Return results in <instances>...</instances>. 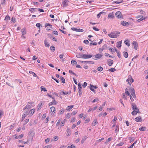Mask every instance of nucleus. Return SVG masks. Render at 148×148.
<instances>
[{"label": "nucleus", "instance_id": "5fc2aeb1", "mask_svg": "<svg viewBox=\"0 0 148 148\" xmlns=\"http://www.w3.org/2000/svg\"><path fill=\"white\" fill-rule=\"evenodd\" d=\"M78 93H79V96H80L81 95H82V90L81 89H79Z\"/></svg>", "mask_w": 148, "mask_h": 148}, {"label": "nucleus", "instance_id": "c03bdc74", "mask_svg": "<svg viewBox=\"0 0 148 148\" xmlns=\"http://www.w3.org/2000/svg\"><path fill=\"white\" fill-rule=\"evenodd\" d=\"M15 18L14 17H12L11 19V22L13 23H15L16 22Z\"/></svg>", "mask_w": 148, "mask_h": 148}, {"label": "nucleus", "instance_id": "39448f33", "mask_svg": "<svg viewBox=\"0 0 148 148\" xmlns=\"http://www.w3.org/2000/svg\"><path fill=\"white\" fill-rule=\"evenodd\" d=\"M28 110H27V111H25L22 116V119L21 120V121L22 122L23 121L24 119L25 118V117L28 115Z\"/></svg>", "mask_w": 148, "mask_h": 148}, {"label": "nucleus", "instance_id": "680f3d73", "mask_svg": "<svg viewBox=\"0 0 148 148\" xmlns=\"http://www.w3.org/2000/svg\"><path fill=\"white\" fill-rule=\"evenodd\" d=\"M6 0H1V3L2 5H5V4Z\"/></svg>", "mask_w": 148, "mask_h": 148}, {"label": "nucleus", "instance_id": "aec40b11", "mask_svg": "<svg viewBox=\"0 0 148 148\" xmlns=\"http://www.w3.org/2000/svg\"><path fill=\"white\" fill-rule=\"evenodd\" d=\"M129 90L131 92V95L132 94H134L135 93V91L134 88H130L129 89Z\"/></svg>", "mask_w": 148, "mask_h": 148}, {"label": "nucleus", "instance_id": "7ed1b4c3", "mask_svg": "<svg viewBox=\"0 0 148 148\" xmlns=\"http://www.w3.org/2000/svg\"><path fill=\"white\" fill-rule=\"evenodd\" d=\"M34 131L32 130H31L28 133V135L29 137L31 138L32 141L33 137L34 136Z\"/></svg>", "mask_w": 148, "mask_h": 148}, {"label": "nucleus", "instance_id": "052dcab7", "mask_svg": "<svg viewBox=\"0 0 148 148\" xmlns=\"http://www.w3.org/2000/svg\"><path fill=\"white\" fill-rule=\"evenodd\" d=\"M78 86L79 89H81L82 88V87L81 86V84L80 83L78 84Z\"/></svg>", "mask_w": 148, "mask_h": 148}, {"label": "nucleus", "instance_id": "603ef678", "mask_svg": "<svg viewBox=\"0 0 148 148\" xmlns=\"http://www.w3.org/2000/svg\"><path fill=\"white\" fill-rule=\"evenodd\" d=\"M76 57L78 58H82V54L77 55H76Z\"/></svg>", "mask_w": 148, "mask_h": 148}, {"label": "nucleus", "instance_id": "ea45409f", "mask_svg": "<svg viewBox=\"0 0 148 148\" xmlns=\"http://www.w3.org/2000/svg\"><path fill=\"white\" fill-rule=\"evenodd\" d=\"M60 78L61 79V80L62 81V82L63 83H64L65 81L64 78L62 76H61Z\"/></svg>", "mask_w": 148, "mask_h": 148}, {"label": "nucleus", "instance_id": "412c9836", "mask_svg": "<svg viewBox=\"0 0 148 148\" xmlns=\"http://www.w3.org/2000/svg\"><path fill=\"white\" fill-rule=\"evenodd\" d=\"M132 108V110H134V109L137 107L136 104L134 103H131Z\"/></svg>", "mask_w": 148, "mask_h": 148}, {"label": "nucleus", "instance_id": "4468645a", "mask_svg": "<svg viewBox=\"0 0 148 148\" xmlns=\"http://www.w3.org/2000/svg\"><path fill=\"white\" fill-rule=\"evenodd\" d=\"M48 36L49 37V38L52 40H53L55 41H57V39L56 38L54 37L51 34H49Z\"/></svg>", "mask_w": 148, "mask_h": 148}, {"label": "nucleus", "instance_id": "3c124183", "mask_svg": "<svg viewBox=\"0 0 148 148\" xmlns=\"http://www.w3.org/2000/svg\"><path fill=\"white\" fill-rule=\"evenodd\" d=\"M109 50L112 53H114V50H113L112 49L109 47V48H108Z\"/></svg>", "mask_w": 148, "mask_h": 148}, {"label": "nucleus", "instance_id": "69168bd1", "mask_svg": "<svg viewBox=\"0 0 148 148\" xmlns=\"http://www.w3.org/2000/svg\"><path fill=\"white\" fill-rule=\"evenodd\" d=\"M40 23H37L36 24V26L39 28V29H40Z\"/></svg>", "mask_w": 148, "mask_h": 148}, {"label": "nucleus", "instance_id": "f3484780", "mask_svg": "<svg viewBox=\"0 0 148 148\" xmlns=\"http://www.w3.org/2000/svg\"><path fill=\"white\" fill-rule=\"evenodd\" d=\"M121 41H120L117 42L116 47L117 48H120L121 47Z\"/></svg>", "mask_w": 148, "mask_h": 148}, {"label": "nucleus", "instance_id": "4c0bfd02", "mask_svg": "<svg viewBox=\"0 0 148 148\" xmlns=\"http://www.w3.org/2000/svg\"><path fill=\"white\" fill-rule=\"evenodd\" d=\"M50 49L52 51H54L55 50V47L53 46H51L50 47Z\"/></svg>", "mask_w": 148, "mask_h": 148}, {"label": "nucleus", "instance_id": "9b49d317", "mask_svg": "<svg viewBox=\"0 0 148 148\" xmlns=\"http://www.w3.org/2000/svg\"><path fill=\"white\" fill-rule=\"evenodd\" d=\"M58 102L57 101H56L55 100L52 101L51 102H50L49 104V106H52V105H56L57 103Z\"/></svg>", "mask_w": 148, "mask_h": 148}, {"label": "nucleus", "instance_id": "a211bd4d", "mask_svg": "<svg viewBox=\"0 0 148 148\" xmlns=\"http://www.w3.org/2000/svg\"><path fill=\"white\" fill-rule=\"evenodd\" d=\"M35 111V109H33L30 110L29 112L28 111V114L32 115L34 112Z\"/></svg>", "mask_w": 148, "mask_h": 148}, {"label": "nucleus", "instance_id": "dca6fc26", "mask_svg": "<svg viewBox=\"0 0 148 148\" xmlns=\"http://www.w3.org/2000/svg\"><path fill=\"white\" fill-rule=\"evenodd\" d=\"M108 18H114V14L112 13H110L108 14Z\"/></svg>", "mask_w": 148, "mask_h": 148}, {"label": "nucleus", "instance_id": "473e14b6", "mask_svg": "<svg viewBox=\"0 0 148 148\" xmlns=\"http://www.w3.org/2000/svg\"><path fill=\"white\" fill-rule=\"evenodd\" d=\"M68 93H69L68 92H64L63 91H61L60 92V94L61 95H67L68 94Z\"/></svg>", "mask_w": 148, "mask_h": 148}, {"label": "nucleus", "instance_id": "393cba45", "mask_svg": "<svg viewBox=\"0 0 148 148\" xmlns=\"http://www.w3.org/2000/svg\"><path fill=\"white\" fill-rule=\"evenodd\" d=\"M141 17L140 18V19H138V22H140V21H143V20L145 19V17H144L143 16H140V17H138V18H139V17Z\"/></svg>", "mask_w": 148, "mask_h": 148}, {"label": "nucleus", "instance_id": "b1692460", "mask_svg": "<svg viewBox=\"0 0 148 148\" xmlns=\"http://www.w3.org/2000/svg\"><path fill=\"white\" fill-rule=\"evenodd\" d=\"M124 43L127 46L129 47L130 46V44L129 43V41L128 40H125L124 41Z\"/></svg>", "mask_w": 148, "mask_h": 148}, {"label": "nucleus", "instance_id": "58836bf2", "mask_svg": "<svg viewBox=\"0 0 148 148\" xmlns=\"http://www.w3.org/2000/svg\"><path fill=\"white\" fill-rule=\"evenodd\" d=\"M97 70L98 71L101 72L102 71L103 68L101 66H99L97 68Z\"/></svg>", "mask_w": 148, "mask_h": 148}, {"label": "nucleus", "instance_id": "c756f323", "mask_svg": "<svg viewBox=\"0 0 148 148\" xmlns=\"http://www.w3.org/2000/svg\"><path fill=\"white\" fill-rule=\"evenodd\" d=\"M42 103H40L38 104V106H37V108H38L37 110H40V109L42 107Z\"/></svg>", "mask_w": 148, "mask_h": 148}, {"label": "nucleus", "instance_id": "a878e982", "mask_svg": "<svg viewBox=\"0 0 148 148\" xmlns=\"http://www.w3.org/2000/svg\"><path fill=\"white\" fill-rule=\"evenodd\" d=\"M128 53L125 51L123 52V56L125 58H127L128 57Z\"/></svg>", "mask_w": 148, "mask_h": 148}, {"label": "nucleus", "instance_id": "13d9d810", "mask_svg": "<svg viewBox=\"0 0 148 148\" xmlns=\"http://www.w3.org/2000/svg\"><path fill=\"white\" fill-rule=\"evenodd\" d=\"M71 114L68 113L66 116V117L67 118H69L71 117Z\"/></svg>", "mask_w": 148, "mask_h": 148}, {"label": "nucleus", "instance_id": "f03ea898", "mask_svg": "<svg viewBox=\"0 0 148 148\" xmlns=\"http://www.w3.org/2000/svg\"><path fill=\"white\" fill-rule=\"evenodd\" d=\"M115 16L116 17L118 18H123V16L121 13V12L119 11H118L116 12L115 13Z\"/></svg>", "mask_w": 148, "mask_h": 148}, {"label": "nucleus", "instance_id": "f257e3e1", "mask_svg": "<svg viewBox=\"0 0 148 148\" xmlns=\"http://www.w3.org/2000/svg\"><path fill=\"white\" fill-rule=\"evenodd\" d=\"M120 32L118 31H116L115 32H113L112 33L109 34V36L112 38H116L117 37L119 36Z\"/></svg>", "mask_w": 148, "mask_h": 148}, {"label": "nucleus", "instance_id": "8fccbe9b", "mask_svg": "<svg viewBox=\"0 0 148 148\" xmlns=\"http://www.w3.org/2000/svg\"><path fill=\"white\" fill-rule=\"evenodd\" d=\"M124 143L123 142H120L117 145L118 146H121L123 145Z\"/></svg>", "mask_w": 148, "mask_h": 148}, {"label": "nucleus", "instance_id": "a18cd8bd", "mask_svg": "<svg viewBox=\"0 0 148 148\" xmlns=\"http://www.w3.org/2000/svg\"><path fill=\"white\" fill-rule=\"evenodd\" d=\"M41 91H47V90L45 88H44L43 87V86H42L41 87Z\"/></svg>", "mask_w": 148, "mask_h": 148}, {"label": "nucleus", "instance_id": "864d4df0", "mask_svg": "<svg viewBox=\"0 0 148 148\" xmlns=\"http://www.w3.org/2000/svg\"><path fill=\"white\" fill-rule=\"evenodd\" d=\"M129 78H130V82L132 83L134 82V79L132 78V76L131 75H129Z\"/></svg>", "mask_w": 148, "mask_h": 148}, {"label": "nucleus", "instance_id": "0eeeda50", "mask_svg": "<svg viewBox=\"0 0 148 148\" xmlns=\"http://www.w3.org/2000/svg\"><path fill=\"white\" fill-rule=\"evenodd\" d=\"M79 62L83 63H88L89 64H94V62L93 61H82L79 60L78 61Z\"/></svg>", "mask_w": 148, "mask_h": 148}, {"label": "nucleus", "instance_id": "e433bc0d", "mask_svg": "<svg viewBox=\"0 0 148 148\" xmlns=\"http://www.w3.org/2000/svg\"><path fill=\"white\" fill-rule=\"evenodd\" d=\"M10 20V16L8 15H7L6 16L5 18V20H6L7 21H8Z\"/></svg>", "mask_w": 148, "mask_h": 148}, {"label": "nucleus", "instance_id": "c9c22d12", "mask_svg": "<svg viewBox=\"0 0 148 148\" xmlns=\"http://www.w3.org/2000/svg\"><path fill=\"white\" fill-rule=\"evenodd\" d=\"M97 123V120H94L92 123V125L93 126H94L96 125Z\"/></svg>", "mask_w": 148, "mask_h": 148}, {"label": "nucleus", "instance_id": "6e6d98bb", "mask_svg": "<svg viewBox=\"0 0 148 148\" xmlns=\"http://www.w3.org/2000/svg\"><path fill=\"white\" fill-rule=\"evenodd\" d=\"M99 100V99L97 98H95L94 100H93L92 101V102L94 103L97 101H98Z\"/></svg>", "mask_w": 148, "mask_h": 148}, {"label": "nucleus", "instance_id": "bb28decb", "mask_svg": "<svg viewBox=\"0 0 148 148\" xmlns=\"http://www.w3.org/2000/svg\"><path fill=\"white\" fill-rule=\"evenodd\" d=\"M21 32L22 34H26V29L25 28H23L21 29Z\"/></svg>", "mask_w": 148, "mask_h": 148}, {"label": "nucleus", "instance_id": "2eb2a0df", "mask_svg": "<svg viewBox=\"0 0 148 148\" xmlns=\"http://www.w3.org/2000/svg\"><path fill=\"white\" fill-rule=\"evenodd\" d=\"M121 24L123 26L128 25H129V23L125 21H121Z\"/></svg>", "mask_w": 148, "mask_h": 148}, {"label": "nucleus", "instance_id": "774afa93", "mask_svg": "<svg viewBox=\"0 0 148 148\" xmlns=\"http://www.w3.org/2000/svg\"><path fill=\"white\" fill-rule=\"evenodd\" d=\"M52 147L51 145H48L47 146H45L43 148H51Z\"/></svg>", "mask_w": 148, "mask_h": 148}, {"label": "nucleus", "instance_id": "5701e85b", "mask_svg": "<svg viewBox=\"0 0 148 148\" xmlns=\"http://www.w3.org/2000/svg\"><path fill=\"white\" fill-rule=\"evenodd\" d=\"M73 107V105L68 106L66 108V110L68 111H70L71 109Z\"/></svg>", "mask_w": 148, "mask_h": 148}, {"label": "nucleus", "instance_id": "de8ad7c7", "mask_svg": "<svg viewBox=\"0 0 148 148\" xmlns=\"http://www.w3.org/2000/svg\"><path fill=\"white\" fill-rule=\"evenodd\" d=\"M67 133H68V136H69L71 134V132L69 130V127H67Z\"/></svg>", "mask_w": 148, "mask_h": 148}, {"label": "nucleus", "instance_id": "bf43d9fd", "mask_svg": "<svg viewBox=\"0 0 148 148\" xmlns=\"http://www.w3.org/2000/svg\"><path fill=\"white\" fill-rule=\"evenodd\" d=\"M67 148H75V147L73 145H72L71 146H68Z\"/></svg>", "mask_w": 148, "mask_h": 148}, {"label": "nucleus", "instance_id": "6ab92c4d", "mask_svg": "<svg viewBox=\"0 0 148 148\" xmlns=\"http://www.w3.org/2000/svg\"><path fill=\"white\" fill-rule=\"evenodd\" d=\"M44 43L46 47H49L50 45L46 39H45L44 41Z\"/></svg>", "mask_w": 148, "mask_h": 148}, {"label": "nucleus", "instance_id": "79ce46f5", "mask_svg": "<svg viewBox=\"0 0 148 148\" xmlns=\"http://www.w3.org/2000/svg\"><path fill=\"white\" fill-rule=\"evenodd\" d=\"M134 110L136 112V113H140V112L139 111V110L138 108L137 107H136L135 109Z\"/></svg>", "mask_w": 148, "mask_h": 148}, {"label": "nucleus", "instance_id": "c85d7f7f", "mask_svg": "<svg viewBox=\"0 0 148 148\" xmlns=\"http://www.w3.org/2000/svg\"><path fill=\"white\" fill-rule=\"evenodd\" d=\"M45 27H47L48 26H50V28L52 29L53 28L52 27V25L49 23H46L45 24Z\"/></svg>", "mask_w": 148, "mask_h": 148}, {"label": "nucleus", "instance_id": "f8f14e48", "mask_svg": "<svg viewBox=\"0 0 148 148\" xmlns=\"http://www.w3.org/2000/svg\"><path fill=\"white\" fill-rule=\"evenodd\" d=\"M135 120L137 122H140L142 121V119L141 117L139 116L137 117L135 119Z\"/></svg>", "mask_w": 148, "mask_h": 148}, {"label": "nucleus", "instance_id": "6e6552de", "mask_svg": "<svg viewBox=\"0 0 148 148\" xmlns=\"http://www.w3.org/2000/svg\"><path fill=\"white\" fill-rule=\"evenodd\" d=\"M102 56L103 55H102L99 53H98L94 56L95 57L93 58V59L95 60H97L100 59Z\"/></svg>", "mask_w": 148, "mask_h": 148}, {"label": "nucleus", "instance_id": "4be33fe9", "mask_svg": "<svg viewBox=\"0 0 148 148\" xmlns=\"http://www.w3.org/2000/svg\"><path fill=\"white\" fill-rule=\"evenodd\" d=\"M50 110L51 112H54V113L56 111V109L54 107L52 106L50 108Z\"/></svg>", "mask_w": 148, "mask_h": 148}, {"label": "nucleus", "instance_id": "a19ab883", "mask_svg": "<svg viewBox=\"0 0 148 148\" xmlns=\"http://www.w3.org/2000/svg\"><path fill=\"white\" fill-rule=\"evenodd\" d=\"M129 139L130 140V142L131 143V142L133 141L135 139V138L134 137L130 136L129 137Z\"/></svg>", "mask_w": 148, "mask_h": 148}, {"label": "nucleus", "instance_id": "1a4fd4ad", "mask_svg": "<svg viewBox=\"0 0 148 148\" xmlns=\"http://www.w3.org/2000/svg\"><path fill=\"white\" fill-rule=\"evenodd\" d=\"M71 29L73 31H75L77 32H83L84 31L83 29H77L75 27H72L71 28Z\"/></svg>", "mask_w": 148, "mask_h": 148}, {"label": "nucleus", "instance_id": "4d7b16f0", "mask_svg": "<svg viewBox=\"0 0 148 148\" xmlns=\"http://www.w3.org/2000/svg\"><path fill=\"white\" fill-rule=\"evenodd\" d=\"M103 13H104L103 12H100L98 14L97 16V17L98 18H99L101 14H102Z\"/></svg>", "mask_w": 148, "mask_h": 148}, {"label": "nucleus", "instance_id": "2f4dec72", "mask_svg": "<svg viewBox=\"0 0 148 148\" xmlns=\"http://www.w3.org/2000/svg\"><path fill=\"white\" fill-rule=\"evenodd\" d=\"M93 87V85L90 84V88L91 90H92V91L93 92L95 93V90L94 88Z\"/></svg>", "mask_w": 148, "mask_h": 148}, {"label": "nucleus", "instance_id": "e2e57ef3", "mask_svg": "<svg viewBox=\"0 0 148 148\" xmlns=\"http://www.w3.org/2000/svg\"><path fill=\"white\" fill-rule=\"evenodd\" d=\"M84 42L86 44H88L89 43L88 41L87 40H85L84 41Z\"/></svg>", "mask_w": 148, "mask_h": 148}, {"label": "nucleus", "instance_id": "49530a36", "mask_svg": "<svg viewBox=\"0 0 148 148\" xmlns=\"http://www.w3.org/2000/svg\"><path fill=\"white\" fill-rule=\"evenodd\" d=\"M116 69H115V68H111L109 69L108 71H111V72H114L116 71Z\"/></svg>", "mask_w": 148, "mask_h": 148}, {"label": "nucleus", "instance_id": "0e129e2a", "mask_svg": "<svg viewBox=\"0 0 148 148\" xmlns=\"http://www.w3.org/2000/svg\"><path fill=\"white\" fill-rule=\"evenodd\" d=\"M58 138V136H55L53 137L54 140V141H56Z\"/></svg>", "mask_w": 148, "mask_h": 148}, {"label": "nucleus", "instance_id": "72a5a7b5", "mask_svg": "<svg viewBox=\"0 0 148 148\" xmlns=\"http://www.w3.org/2000/svg\"><path fill=\"white\" fill-rule=\"evenodd\" d=\"M146 129L145 127H141L139 128V130L140 131H144Z\"/></svg>", "mask_w": 148, "mask_h": 148}, {"label": "nucleus", "instance_id": "09e8293b", "mask_svg": "<svg viewBox=\"0 0 148 148\" xmlns=\"http://www.w3.org/2000/svg\"><path fill=\"white\" fill-rule=\"evenodd\" d=\"M71 64L73 65L74 64H76L77 62L75 60H72L71 61Z\"/></svg>", "mask_w": 148, "mask_h": 148}, {"label": "nucleus", "instance_id": "f704fd0d", "mask_svg": "<svg viewBox=\"0 0 148 148\" xmlns=\"http://www.w3.org/2000/svg\"><path fill=\"white\" fill-rule=\"evenodd\" d=\"M123 2V0H121V1H114L113 2V3H115L116 4L120 3Z\"/></svg>", "mask_w": 148, "mask_h": 148}, {"label": "nucleus", "instance_id": "cd10ccee", "mask_svg": "<svg viewBox=\"0 0 148 148\" xmlns=\"http://www.w3.org/2000/svg\"><path fill=\"white\" fill-rule=\"evenodd\" d=\"M92 55L90 54L86 55L85 54V58H90L92 57Z\"/></svg>", "mask_w": 148, "mask_h": 148}, {"label": "nucleus", "instance_id": "338daca9", "mask_svg": "<svg viewBox=\"0 0 148 148\" xmlns=\"http://www.w3.org/2000/svg\"><path fill=\"white\" fill-rule=\"evenodd\" d=\"M87 83L85 82L83 84L82 86L83 88H85L86 86H87Z\"/></svg>", "mask_w": 148, "mask_h": 148}, {"label": "nucleus", "instance_id": "7c9ffc66", "mask_svg": "<svg viewBox=\"0 0 148 148\" xmlns=\"http://www.w3.org/2000/svg\"><path fill=\"white\" fill-rule=\"evenodd\" d=\"M36 9H37V8H30L29 9V10L31 12H34L35 11Z\"/></svg>", "mask_w": 148, "mask_h": 148}, {"label": "nucleus", "instance_id": "ddd939ff", "mask_svg": "<svg viewBox=\"0 0 148 148\" xmlns=\"http://www.w3.org/2000/svg\"><path fill=\"white\" fill-rule=\"evenodd\" d=\"M107 61H108V64L109 66H111L113 63V61L112 60L109 59L107 60Z\"/></svg>", "mask_w": 148, "mask_h": 148}, {"label": "nucleus", "instance_id": "9d476101", "mask_svg": "<svg viewBox=\"0 0 148 148\" xmlns=\"http://www.w3.org/2000/svg\"><path fill=\"white\" fill-rule=\"evenodd\" d=\"M69 1L67 0H64L62 2L63 7H66L68 5Z\"/></svg>", "mask_w": 148, "mask_h": 148}, {"label": "nucleus", "instance_id": "37998d69", "mask_svg": "<svg viewBox=\"0 0 148 148\" xmlns=\"http://www.w3.org/2000/svg\"><path fill=\"white\" fill-rule=\"evenodd\" d=\"M109 48V47H108L107 45L106 44L104 45L102 47V48L103 49H108Z\"/></svg>", "mask_w": 148, "mask_h": 148}, {"label": "nucleus", "instance_id": "20e7f679", "mask_svg": "<svg viewBox=\"0 0 148 148\" xmlns=\"http://www.w3.org/2000/svg\"><path fill=\"white\" fill-rule=\"evenodd\" d=\"M33 103V102H30L28 103V104L23 109V110H25L26 109L28 110L30 109L31 108L32 105Z\"/></svg>", "mask_w": 148, "mask_h": 148}, {"label": "nucleus", "instance_id": "423d86ee", "mask_svg": "<svg viewBox=\"0 0 148 148\" xmlns=\"http://www.w3.org/2000/svg\"><path fill=\"white\" fill-rule=\"evenodd\" d=\"M132 44L133 45V47H134L135 50H136L137 49L138 47V44L136 41H134L132 43Z\"/></svg>", "mask_w": 148, "mask_h": 148}]
</instances>
